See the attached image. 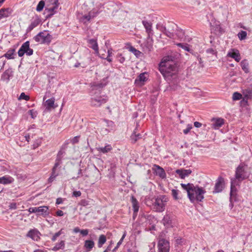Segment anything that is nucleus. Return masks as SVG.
<instances>
[{
	"instance_id": "1",
	"label": "nucleus",
	"mask_w": 252,
	"mask_h": 252,
	"mask_svg": "<svg viewBox=\"0 0 252 252\" xmlns=\"http://www.w3.org/2000/svg\"><path fill=\"white\" fill-rule=\"evenodd\" d=\"M181 185L187 191L188 197L191 202H193L195 200L201 201L204 199V194L206 191L202 188L189 183L181 184Z\"/></svg>"
},
{
	"instance_id": "2",
	"label": "nucleus",
	"mask_w": 252,
	"mask_h": 252,
	"mask_svg": "<svg viewBox=\"0 0 252 252\" xmlns=\"http://www.w3.org/2000/svg\"><path fill=\"white\" fill-rule=\"evenodd\" d=\"M172 56L163 58L159 63V70L164 77L172 76L177 71V67Z\"/></svg>"
},
{
	"instance_id": "3",
	"label": "nucleus",
	"mask_w": 252,
	"mask_h": 252,
	"mask_svg": "<svg viewBox=\"0 0 252 252\" xmlns=\"http://www.w3.org/2000/svg\"><path fill=\"white\" fill-rule=\"evenodd\" d=\"M103 87L101 83H94L91 86V105L94 107H99L106 102L107 99L101 95H97L100 93V89Z\"/></svg>"
},
{
	"instance_id": "4",
	"label": "nucleus",
	"mask_w": 252,
	"mask_h": 252,
	"mask_svg": "<svg viewBox=\"0 0 252 252\" xmlns=\"http://www.w3.org/2000/svg\"><path fill=\"white\" fill-rule=\"evenodd\" d=\"M247 165L244 163H241L236 168L235 178L239 181H242L249 177V174L247 171Z\"/></svg>"
},
{
	"instance_id": "5",
	"label": "nucleus",
	"mask_w": 252,
	"mask_h": 252,
	"mask_svg": "<svg viewBox=\"0 0 252 252\" xmlns=\"http://www.w3.org/2000/svg\"><path fill=\"white\" fill-rule=\"evenodd\" d=\"M167 202V198L164 195L158 197L154 202V208L157 212H162L165 209V206Z\"/></svg>"
},
{
	"instance_id": "6",
	"label": "nucleus",
	"mask_w": 252,
	"mask_h": 252,
	"mask_svg": "<svg viewBox=\"0 0 252 252\" xmlns=\"http://www.w3.org/2000/svg\"><path fill=\"white\" fill-rule=\"evenodd\" d=\"M34 40L40 43H49L52 40V36L47 31H44L39 32L34 37Z\"/></svg>"
},
{
	"instance_id": "7",
	"label": "nucleus",
	"mask_w": 252,
	"mask_h": 252,
	"mask_svg": "<svg viewBox=\"0 0 252 252\" xmlns=\"http://www.w3.org/2000/svg\"><path fill=\"white\" fill-rule=\"evenodd\" d=\"M177 28L176 24L171 23L167 27H161L160 31L164 33L167 36L174 38L175 34H176V31L177 30Z\"/></svg>"
},
{
	"instance_id": "8",
	"label": "nucleus",
	"mask_w": 252,
	"mask_h": 252,
	"mask_svg": "<svg viewBox=\"0 0 252 252\" xmlns=\"http://www.w3.org/2000/svg\"><path fill=\"white\" fill-rule=\"evenodd\" d=\"M25 53L28 56H31L33 54V50L30 48V42L28 41L22 44L18 52V56L20 57H22Z\"/></svg>"
},
{
	"instance_id": "9",
	"label": "nucleus",
	"mask_w": 252,
	"mask_h": 252,
	"mask_svg": "<svg viewBox=\"0 0 252 252\" xmlns=\"http://www.w3.org/2000/svg\"><path fill=\"white\" fill-rule=\"evenodd\" d=\"M173 215L172 213H167L164 216L162 222L164 226L166 228L173 227L175 223L173 219Z\"/></svg>"
},
{
	"instance_id": "10",
	"label": "nucleus",
	"mask_w": 252,
	"mask_h": 252,
	"mask_svg": "<svg viewBox=\"0 0 252 252\" xmlns=\"http://www.w3.org/2000/svg\"><path fill=\"white\" fill-rule=\"evenodd\" d=\"M61 159L60 158H57L56 160L55 165L52 168V174L48 179L49 182H52L55 180L56 177L59 175V171H58L57 168L61 164Z\"/></svg>"
},
{
	"instance_id": "11",
	"label": "nucleus",
	"mask_w": 252,
	"mask_h": 252,
	"mask_svg": "<svg viewBox=\"0 0 252 252\" xmlns=\"http://www.w3.org/2000/svg\"><path fill=\"white\" fill-rule=\"evenodd\" d=\"M158 252H169V242L164 239H160L158 243Z\"/></svg>"
},
{
	"instance_id": "12",
	"label": "nucleus",
	"mask_w": 252,
	"mask_h": 252,
	"mask_svg": "<svg viewBox=\"0 0 252 252\" xmlns=\"http://www.w3.org/2000/svg\"><path fill=\"white\" fill-rule=\"evenodd\" d=\"M226 56L233 59L238 63L241 60V57L239 51L235 48L230 49L228 51Z\"/></svg>"
},
{
	"instance_id": "13",
	"label": "nucleus",
	"mask_w": 252,
	"mask_h": 252,
	"mask_svg": "<svg viewBox=\"0 0 252 252\" xmlns=\"http://www.w3.org/2000/svg\"><path fill=\"white\" fill-rule=\"evenodd\" d=\"M45 2L47 9L51 12H54L59 4L58 0H45Z\"/></svg>"
},
{
	"instance_id": "14",
	"label": "nucleus",
	"mask_w": 252,
	"mask_h": 252,
	"mask_svg": "<svg viewBox=\"0 0 252 252\" xmlns=\"http://www.w3.org/2000/svg\"><path fill=\"white\" fill-rule=\"evenodd\" d=\"M243 94L244 98L241 101L242 104L247 103V100L252 99V85L248 88L243 90Z\"/></svg>"
},
{
	"instance_id": "15",
	"label": "nucleus",
	"mask_w": 252,
	"mask_h": 252,
	"mask_svg": "<svg viewBox=\"0 0 252 252\" xmlns=\"http://www.w3.org/2000/svg\"><path fill=\"white\" fill-rule=\"evenodd\" d=\"M211 122L212 127L218 129L224 124V120L222 118H213Z\"/></svg>"
},
{
	"instance_id": "16",
	"label": "nucleus",
	"mask_w": 252,
	"mask_h": 252,
	"mask_svg": "<svg viewBox=\"0 0 252 252\" xmlns=\"http://www.w3.org/2000/svg\"><path fill=\"white\" fill-rule=\"evenodd\" d=\"M40 232L37 230L31 229L28 232L27 236L32 238L34 241H37L40 239Z\"/></svg>"
},
{
	"instance_id": "17",
	"label": "nucleus",
	"mask_w": 252,
	"mask_h": 252,
	"mask_svg": "<svg viewBox=\"0 0 252 252\" xmlns=\"http://www.w3.org/2000/svg\"><path fill=\"white\" fill-rule=\"evenodd\" d=\"M223 188V179L222 178H219L215 186V190L214 193H218L221 191Z\"/></svg>"
},
{
	"instance_id": "18",
	"label": "nucleus",
	"mask_w": 252,
	"mask_h": 252,
	"mask_svg": "<svg viewBox=\"0 0 252 252\" xmlns=\"http://www.w3.org/2000/svg\"><path fill=\"white\" fill-rule=\"evenodd\" d=\"M88 42L89 44V47L94 51L95 54L98 55V47L96 40L91 39L88 40Z\"/></svg>"
},
{
	"instance_id": "19",
	"label": "nucleus",
	"mask_w": 252,
	"mask_h": 252,
	"mask_svg": "<svg viewBox=\"0 0 252 252\" xmlns=\"http://www.w3.org/2000/svg\"><path fill=\"white\" fill-rule=\"evenodd\" d=\"M142 24L146 29V31L148 33V37H150L151 35H153L152 23L147 21H143Z\"/></svg>"
},
{
	"instance_id": "20",
	"label": "nucleus",
	"mask_w": 252,
	"mask_h": 252,
	"mask_svg": "<svg viewBox=\"0 0 252 252\" xmlns=\"http://www.w3.org/2000/svg\"><path fill=\"white\" fill-rule=\"evenodd\" d=\"M94 247V242L92 240H87L84 242V248L87 252H90Z\"/></svg>"
},
{
	"instance_id": "21",
	"label": "nucleus",
	"mask_w": 252,
	"mask_h": 252,
	"mask_svg": "<svg viewBox=\"0 0 252 252\" xmlns=\"http://www.w3.org/2000/svg\"><path fill=\"white\" fill-rule=\"evenodd\" d=\"M14 181L13 178L10 176H4L0 178V184L3 185L10 184Z\"/></svg>"
},
{
	"instance_id": "22",
	"label": "nucleus",
	"mask_w": 252,
	"mask_h": 252,
	"mask_svg": "<svg viewBox=\"0 0 252 252\" xmlns=\"http://www.w3.org/2000/svg\"><path fill=\"white\" fill-rule=\"evenodd\" d=\"M146 75V73L140 74L135 80V83L139 86L143 85L144 83L147 80Z\"/></svg>"
},
{
	"instance_id": "23",
	"label": "nucleus",
	"mask_w": 252,
	"mask_h": 252,
	"mask_svg": "<svg viewBox=\"0 0 252 252\" xmlns=\"http://www.w3.org/2000/svg\"><path fill=\"white\" fill-rule=\"evenodd\" d=\"M176 172L180 176L181 178L184 179L186 177L191 174V171L190 169H177Z\"/></svg>"
},
{
	"instance_id": "24",
	"label": "nucleus",
	"mask_w": 252,
	"mask_h": 252,
	"mask_svg": "<svg viewBox=\"0 0 252 252\" xmlns=\"http://www.w3.org/2000/svg\"><path fill=\"white\" fill-rule=\"evenodd\" d=\"M40 22V20L39 18L37 17H35L32 20L31 24L28 27L27 30L28 31H31L34 28L36 27L39 24Z\"/></svg>"
},
{
	"instance_id": "25",
	"label": "nucleus",
	"mask_w": 252,
	"mask_h": 252,
	"mask_svg": "<svg viewBox=\"0 0 252 252\" xmlns=\"http://www.w3.org/2000/svg\"><path fill=\"white\" fill-rule=\"evenodd\" d=\"M131 202L132 205V207L133 209V211L134 212V215H136L137 214V212L139 210V204L136 200V199L133 196L131 197Z\"/></svg>"
},
{
	"instance_id": "26",
	"label": "nucleus",
	"mask_w": 252,
	"mask_h": 252,
	"mask_svg": "<svg viewBox=\"0 0 252 252\" xmlns=\"http://www.w3.org/2000/svg\"><path fill=\"white\" fill-rule=\"evenodd\" d=\"M112 149V147L110 145H107L104 147H97L96 150L100 153L103 154H106L109 152L111 151Z\"/></svg>"
},
{
	"instance_id": "27",
	"label": "nucleus",
	"mask_w": 252,
	"mask_h": 252,
	"mask_svg": "<svg viewBox=\"0 0 252 252\" xmlns=\"http://www.w3.org/2000/svg\"><path fill=\"white\" fill-rule=\"evenodd\" d=\"M65 247V242L64 241L62 240L59 243H57L55 246L52 248V251H57L60 250H63Z\"/></svg>"
},
{
	"instance_id": "28",
	"label": "nucleus",
	"mask_w": 252,
	"mask_h": 252,
	"mask_svg": "<svg viewBox=\"0 0 252 252\" xmlns=\"http://www.w3.org/2000/svg\"><path fill=\"white\" fill-rule=\"evenodd\" d=\"M154 166L156 167V172L157 175H158L162 178H164L165 177V173L163 169L158 165H155Z\"/></svg>"
},
{
	"instance_id": "29",
	"label": "nucleus",
	"mask_w": 252,
	"mask_h": 252,
	"mask_svg": "<svg viewBox=\"0 0 252 252\" xmlns=\"http://www.w3.org/2000/svg\"><path fill=\"white\" fill-rule=\"evenodd\" d=\"M34 208L35 210L34 213H37L38 215H43L44 213H46L48 209V207L45 206L34 207Z\"/></svg>"
},
{
	"instance_id": "30",
	"label": "nucleus",
	"mask_w": 252,
	"mask_h": 252,
	"mask_svg": "<svg viewBox=\"0 0 252 252\" xmlns=\"http://www.w3.org/2000/svg\"><path fill=\"white\" fill-rule=\"evenodd\" d=\"M240 65L242 69L245 73H248L249 72V63L247 60H244L241 61Z\"/></svg>"
},
{
	"instance_id": "31",
	"label": "nucleus",
	"mask_w": 252,
	"mask_h": 252,
	"mask_svg": "<svg viewBox=\"0 0 252 252\" xmlns=\"http://www.w3.org/2000/svg\"><path fill=\"white\" fill-rule=\"evenodd\" d=\"M106 241V237L104 235H100L99 236L97 242V246L98 248H101L103 244L105 243Z\"/></svg>"
},
{
	"instance_id": "32",
	"label": "nucleus",
	"mask_w": 252,
	"mask_h": 252,
	"mask_svg": "<svg viewBox=\"0 0 252 252\" xmlns=\"http://www.w3.org/2000/svg\"><path fill=\"white\" fill-rule=\"evenodd\" d=\"M54 103L55 98L54 97L47 100L45 102V106L46 107V109H50L51 108H54Z\"/></svg>"
},
{
	"instance_id": "33",
	"label": "nucleus",
	"mask_w": 252,
	"mask_h": 252,
	"mask_svg": "<svg viewBox=\"0 0 252 252\" xmlns=\"http://www.w3.org/2000/svg\"><path fill=\"white\" fill-rule=\"evenodd\" d=\"M136 128L131 135V139L132 143H135L138 139L142 138L141 135L139 133L136 134Z\"/></svg>"
},
{
	"instance_id": "34",
	"label": "nucleus",
	"mask_w": 252,
	"mask_h": 252,
	"mask_svg": "<svg viewBox=\"0 0 252 252\" xmlns=\"http://www.w3.org/2000/svg\"><path fill=\"white\" fill-rule=\"evenodd\" d=\"M112 52L111 50H108L107 51V55H104V54H101L100 55V57L102 59H106L109 62H112V59L110 58L111 56Z\"/></svg>"
},
{
	"instance_id": "35",
	"label": "nucleus",
	"mask_w": 252,
	"mask_h": 252,
	"mask_svg": "<svg viewBox=\"0 0 252 252\" xmlns=\"http://www.w3.org/2000/svg\"><path fill=\"white\" fill-rule=\"evenodd\" d=\"M9 14V9L2 8L0 10V20L4 17H7Z\"/></svg>"
},
{
	"instance_id": "36",
	"label": "nucleus",
	"mask_w": 252,
	"mask_h": 252,
	"mask_svg": "<svg viewBox=\"0 0 252 252\" xmlns=\"http://www.w3.org/2000/svg\"><path fill=\"white\" fill-rule=\"evenodd\" d=\"M91 19V16H89V14L83 15L80 18V21L84 24L89 22Z\"/></svg>"
},
{
	"instance_id": "37",
	"label": "nucleus",
	"mask_w": 252,
	"mask_h": 252,
	"mask_svg": "<svg viewBox=\"0 0 252 252\" xmlns=\"http://www.w3.org/2000/svg\"><path fill=\"white\" fill-rule=\"evenodd\" d=\"M177 45L178 46L182 48L185 51H188V52H190V51L189 45L188 44L180 43L177 44Z\"/></svg>"
},
{
	"instance_id": "38",
	"label": "nucleus",
	"mask_w": 252,
	"mask_h": 252,
	"mask_svg": "<svg viewBox=\"0 0 252 252\" xmlns=\"http://www.w3.org/2000/svg\"><path fill=\"white\" fill-rule=\"evenodd\" d=\"M247 35V33L246 32L242 31L238 33V36L240 40H242L246 38Z\"/></svg>"
},
{
	"instance_id": "39",
	"label": "nucleus",
	"mask_w": 252,
	"mask_h": 252,
	"mask_svg": "<svg viewBox=\"0 0 252 252\" xmlns=\"http://www.w3.org/2000/svg\"><path fill=\"white\" fill-rule=\"evenodd\" d=\"M45 5V2L43 0H41L39 2L36 7V10L37 11H41Z\"/></svg>"
},
{
	"instance_id": "40",
	"label": "nucleus",
	"mask_w": 252,
	"mask_h": 252,
	"mask_svg": "<svg viewBox=\"0 0 252 252\" xmlns=\"http://www.w3.org/2000/svg\"><path fill=\"white\" fill-rule=\"evenodd\" d=\"M242 95L239 93L235 92L233 94L232 99L233 100H240L242 98Z\"/></svg>"
},
{
	"instance_id": "41",
	"label": "nucleus",
	"mask_w": 252,
	"mask_h": 252,
	"mask_svg": "<svg viewBox=\"0 0 252 252\" xmlns=\"http://www.w3.org/2000/svg\"><path fill=\"white\" fill-rule=\"evenodd\" d=\"M63 229H61L59 231H58V232L56 233L52 237V238H51V240L53 242H55L57 238L58 237H59L62 234H63Z\"/></svg>"
},
{
	"instance_id": "42",
	"label": "nucleus",
	"mask_w": 252,
	"mask_h": 252,
	"mask_svg": "<svg viewBox=\"0 0 252 252\" xmlns=\"http://www.w3.org/2000/svg\"><path fill=\"white\" fill-rule=\"evenodd\" d=\"M129 50L132 52L136 56H138L140 54H141V52L136 50L135 48H134L132 46H130L129 48Z\"/></svg>"
},
{
	"instance_id": "43",
	"label": "nucleus",
	"mask_w": 252,
	"mask_h": 252,
	"mask_svg": "<svg viewBox=\"0 0 252 252\" xmlns=\"http://www.w3.org/2000/svg\"><path fill=\"white\" fill-rule=\"evenodd\" d=\"M18 99H24L25 100H29L30 99V96L28 95H26L24 93H22L19 97Z\"/></svg>"
},
{
	"instance_id": "44",
	"label": "nucleus",
	"mask_w": 252,
	"mask_h": 252,
	"mask_svg": "<svg viewBox=\"0 0 252 252\" xmlns=\"http://www.w3.org/2000/svg\"><path fill=\"white\" fill-rule=\"evenodd\" d=\"M29 113L32 119H34L37 115V111L34 109L29 110Z\"/></svg>"
},
{
	"instance_id": "45",
	"label": "nucleus",
	"mask_w": 252,
	"mask_h": 252,
	"mask_svg": "<svg viewBox=\"0 0 252 252\" xmlns=\"http://www.w3.org/2000/svg\"><path fill=\"white\" fill-rule=\"evenodd\" d=\"M13 51H8L6 54H5L4 56L8 59H11L13 58Z\"/></svg>"
},
{
	"instance_id": "46",
	"label": "nucleus",
	"mask_w": 252,
	"mask_h": 252,
	"mask_svg": "<svg viewBox=\"0 0 252 252\" xmlns=\"http://www.w3.org/2000/svg\"><path fill=\"white\" fill-rule=\"evenodd\" d=\"M178 190L176 189H173L172 190V195L173 197L176 200H177L179 199V197H178Z\"/></svg>"
},
{
	"instance_id": "47",
	"label": "nucleus",
	"mask_w": 252,
	"mask_h": 252,
	"mask_svg": "<svg viewBox=\"0 0 252 252\" xmlns=\"http://www.w3.org/2000/svg\"><path fill=\"white\" fill-rule=\"evenodd\" d=\"M117 58L121 63H123L125 61V58L122 56L121 54H118Z\"/></svg>"
},
{
	"instance_id": "48",
	"label": "nucleus",
	"mask_w": 252,
	"mask_h": 252,
	"mask_svg": "<svg viewBox=\"0 0 252 252\" xmlns=\"http://www.w3.org/2000/svg\"><path fill=\"white\" fill-rule=\"evenodd\" d=\"M80 204L83 206H88L90 205L89 201L86 199H83L80 201Z\"/></svg>"
},
{
	"instance_id": "49",
	"label": "nucleus",
	"mask_w": 252,
	"mask_h": 252,
	"mask_svg": "<svg viewBox=\"0 0 252 252\" xmlns=\"http://www.w3.org/2000/svg\"><path fill=\"white\" fill-rule=\"evenodd\" d=\"M9 74L6 72H5L2 75V79L3 80H7V81H8L9 79Z\"/></svg>"
},
{
	"instance_id": "50",
	"label": "nucleus",
	"mask_w": 252,
	"mask_h": 252,
	"mask_svg": "<svg viewBox=\"0 0 252 252\" xmlns=\"http://www.w3.org/2000/svg\"><path fill=\"white\" fill-rule=\"evenodd\" d=\"M192 126L191 125H188L187 126V128L185 129L184 130H183V132L184 133V134H188L189 131L190 130V129L192 128Z\"/></svg>"
},
{
	"instance_id": "51",
	"label": "nucleus",
	"mask_w": 252,
	"mask_h": 252,
	"mask_svg": "<svg viewBox=\"0 0 252 252\" xmlns=\"http://www.w3.org/2000/svg\"><path fill=\"white\" fill-rule=\"evenodd\" d=\"M80 233L83 236H85L88 234L89 230L87 229H82V230H81Z\"/></svg>"
},
{
	"instance_id": "52",
	"label": "nucleus",
	"mask_w": 252,
	"mask_h": 252,
	"mask_svg": "<svg viewBox=\"0 0 252 252\" xmlns=\"http://www.w3.org/2000/svg\"><path fill=\"white\" fill-rule=\"evenodd\" d=\"M97 14V12H96L94 11H91L88 13L89 15L91 16V19L94 18V17H95Z\"/></svg>"
},
{
	"instance_id": "53",
	"label": "nucleus",
	"mask_w": 252,
	"mask_h": 252,
	"mask_svg": "<svg viewBox=\"0 0 252 252\" xmlns=\"http://www.w3.org/2000/svg\"><path fill=\"white\" fill-rule=\"evenodd\" d=\"M207 52L209 54H213V55H216L217 54V52L216 51H215L212 48H210V49H208L207 50Z\"/></svg>"
},
{
	"instance_id": "54",
	"label": "nucleus",
	"mask_w": 252,
	"mask_h": 252,
	"mask_svg": "<svg viewBox=\"0 0 252 252\" xmlns=\"http://www.w3.org/2000/svg\"><path fill=\"white\" fill-rule=\"evenodd\" d=\"M81 192L80 191H74L73 192V195L75 197H79L81 196Z\"/></svg>"
},
{
	"instance_id": "55",
	"label": "nucleus",
	"mask_w": 252,
	"mask_h": 252,
	"mask_svg": "<svg viewBox=\"0 0 252 252\" xmlns=\"http://www.w3.org/2000/svg\"><path fill=\"white\" fill-rule=\"evenodd\" d=\"M79 136L74 137L72 140L71 142L73 144H75L78 142L79 141Z\"/></svg>"
},
{
	"instance_id": "56",
	"label": "nucleus",
	"mask_w": 252,
	"mask_h": 252,
	"mask_svg": "<svg viewBox=\"0 0 252 252\" xmlns=\"http://www.w3.org/2000/svg\"><path fill=\"white\" fill-rule=\"evenodd\" d=\"M9 209H16V204L15 203H11L9 206Z\"/></svg>"
},
{
	"instance_id": "57",
	"label": "nucleus",
	"mask_w": 252,
	"mask_h": 252,
	"mask_svg": "<svg viewBox=\"0 0 252 252\" xmlns=\"http://www.w3.org/2000/svg\"><path fill=\"white\" fill-rule=\"evenodd\" d=\"M194 126L195 127L198 128L201 126L202 124L198 122H195L194 123Z\"/></svg>"
},
{
	"instance_id": "58",
	"label": "nucleus",
	"mask_w": 252,
	"mask_h": 252,
	"mask_svg": "<svg viewBox=\"0 0 252 252\" xmlns=\"http://www.w3.org/2000/svg\"><path fill=\"white\" fill-rule=\"evenodd\" d=\"M56 214L58 216H62L63 215V213L62 210H58L56 212Z\"/></svg>"
},
{
	"instance_id": "59",
	"label": "nucleus",
	"mask_w": 252,
	"mask_h": 252,
	"mask_svg": "<svg viewBox=\"0 0 252 252\" xmlns=\"http://www.w3.org/2000/svg\"><path fill=\"white\" fill-rule=\"evenodd\" d=\"M63 203V199L61 198H58L56 200V204H60Z\"/></svg>"
},
{
	"instance_id": "60",
	"label": "nucleus",
	"mask_w": 252,
	"mask_h": 252,
	"mask_svg": "<svg viewBox=\"0 0 252 252\" xmlns=\"http://www.w3.org/2000/svg\"><path fill=\"white\" fill-rule=\"evenodd\" d=\"M126 235V232L125 231L124 234H123V236H122V238H121V239L119 241V242H121V244L122 243V242H123L124 239L125 238Z\"/></svg>"
},
{
	"instance_id": "61",
	"label": "nucleus",
	"mask_w": 252,
	"mask_h": 252,
	"mask_svg": "<svg viewBox=\"0 0 252 252\" xmlns=\"http://www.w3.org/2000/svg\"><path fill=\"white\" fill-rule=\"evenodd\" d=\"M35 208L34 207H31L29 209H28V211L30 213H35Z\"/></svg>"
},
{
	"instance_id": "62",
	"label": "nucleus",
	"mask_w": 252,
	"mask_h": 252,
	"mask_svg": "<svg viewBox=\"0 0 252 252\" xmlns=\"http://www.w3.org/2000/svg\"><path fill=\"white\" fill-rule=\"evenodd\" d=\"M73 231L74 233H76L78 232H80L81 229H80V228L79 227H76L73 229Z\"/></svg>"
},
{
	"instance_id": "63",
	"label": "nucleus",
	"mask_w": 252,
	"mask_h": 252,
	"mask_svg": "<svg viewBox=\"0 0 252 252\" xmlns=\"http://www.w3.org/2000/svg\"><path fill=\"white\" fill-rule=\"evenodd\" d=\"M106 51L105 50H100V53H99L98 52V55H97L100 57V54H104V55H106Z\"/></svg>"
},
{
	"instance_id": "64",
	"label": "nucleus",
	"mask_w": 252,
	"mask_h": 252,
	"mask_svg": "<svg viewBox=\"0 0 252 252\" xmlns=\"http://www.w3.org/2000/svg\"><path fill=\"white\" fill-rule=\"evenodd\" d=\"M25 137L26 140L27 141L29 142L30 139V135L29 134H26L25 136Z\"/></svg>"
}]
</instances>
